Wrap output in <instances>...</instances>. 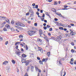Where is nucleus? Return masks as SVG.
I'll return each mask as SVG.
<instances>
[{
    "mask_svg": "<svg viewBox=\"0 0 76 76\" xmlns=\"http://www.w3.org/2000/svg\"><path fill=\"white\" fill-rule=\"evenodd\" d=\"M28 33L27 34H28V35H29L30 36H32L33 34L35 33V31H28Z\"/></svg>",
    "mask_w": 76,
    "mask_h": 76,
    "instance_id": "1",
    "label": "nucleus"
},
{
    "mask_svg": "<svg viewBox=\"0 0 76 76\" xmlns=\"http://www.w3.org/2000/svg\"><path fill=\"white\" fill-rule=\"evenodd\" d=\"M16 25L19 26H23V27L25 26V25L21 23L20 22L16 23Z\"/></svg>",
    "mask_w": 76,
    "mask_h": 76,
    "instance_id": "2",
    "label": "nucleus"
},
{
    "mask_svg": "<svg viewBox=\"0 0 76 76\" xmlns=\"http://www.w3.org/2000/svg\"><path fill=\"white\" fill-rule=\"evenodd\" d=\"M32 61L31 60H29V61H25L24 63H26V66H28L29 64V63Z\"/></svg>",
    "mask_w": 76,
    "mask_h": 76,
    "instance_id": "3",
    "label": "nucleus"
},
{
    "mask_svg": "<svg viewBox=\"0 0 76 76\" xmlns=\"http://www.w3.org/2000/svg\"><path fill=\"white\" fill-rule=\"evenodd\" d=\"M39 35H40V36L41 37H42V31L41 29H40L39 30Z\"/></svg>",
    "mask_w": 76,
    "mask_h": 76,
    "instance_id": "4",
    "label": "nucleus"
},
{
    "mask_svg": "<svg viewBox=\"0 0 76 76\" xmlns=\"http://www.w3.org/2000/svg\"><path fill=\"white\" fill-rule=\"evenodd\" d=\"M26 60V58H22L21 62L22 63H25V62Z\"/></svg>",
    "mask_w": 76,
    "mask_h": 76,
    "instance_id": "5",
    "label": "nucleus"
},
{
    "mask_svg": "<svg viewBox=\"0 0 76 76\" xmlns=\"http://www.w3.org/2000/svg\"><path fill=\"white\" fill-rule=\"evenodd\" d=\"M5 21L7 22L8 23H9V24H10V22L9 21V20L8 19H7V18H5Z\"/></svg>",
    "mask_w": 76,
    "mask_h": 76,
    "instance_id": "6",
    "label": "nucleus"
},
{
    "mask_svg": "<svg viewBox=\"0 0 76 76\" xmlns=\"http://www.w3.org/2000/svg\"><path fill=\"white\" fill-rule=\"evenodd\" d=\"M7 28V29H10V25L7 24L5 26Z\"/></svg>",
    "mask_w": 76,
    "mask_h": 76,
    "instance_id": "7",
    "label": "nucleus"
},
{
    "mask_svg": "<svg viewBox=\"0 0 76 76\" xmlns=\"http://www.w3.org/2000/svg\"><path fill=\"white\" fill-rule=\"evenodd\" d=\"M8 62L7 61H4V62H3V64H4V65H6V64L8 63Z\"/></svg>",
    "mask_w": 76,
    "mask_h": 76,
    "instance_id": "8",
    "label": "nucleus"
},
{
    "mask_svg": "<svg viewBox=\"0 0 76 76\" xmlns=\"http://www.w3.org/2000/svg\"><path fill=\"white\" fill-rule=\"evenodd\" d=\"M21 56L22 57H23V58H26L25 57H26V56L24 54H22L21 55Z\"/></svg>",
    "mask_w": 76,
    "mask_h": 76,
    "instance_id": "9",
    "label": "nucleus"
},
{
    "mask_svg": "<svg viewBox=\"0 0 76 76\" xmlns=\"http://www.w3.org/2000/svg\"><path fill=\"white\" fill-rule=\"evenodd\" d=\"M70 34L71 35H72L73 36V35H75V32H73V31L72 32H71L70 33Z\"/></svg>",
    "mask_w": 76,
    "mask_h": 76,
    "instance_id": "10",
    "label": "nucleus"
},
{
    "mask_svg": "<svg viewBox=\"0 0 76 76\" xmlns=\"http://www.w3.org/2000/svg\"><path fill=\"white\" fill-rule=\"evenodd\" d=\"M11 61L12 63L13 64H15L16 63V61L14 60H11Z\"/></svg>",
    "mask_w": 76,
    "mask_h": 76,
    "instance_id": "11",
    "label": "nucleus"
},
{
    "mask_svg": "<svg viewBox=\"0 0 76 76\" xmlns=\"http://www.w3.org/2000/svg\"><path fill=\"white\" fill-rule=\"evenodd\" d=\"M38 49L39 50H38V51H41V50H42V48H41L38 47Z\"/></svg>",
    "mask_w": 76,
    "mask_h": 76,
    "instance_id": "12",
    "label": "nucleus"
},
{
    "mask_svg": "<svg viewBox=\"0 0 76 76\" xmlns=\"http://www.w3.org/2000/svg\"><path fill=\"white\" fill-rule=\"evenodd\" d=\"M19 37L20 38L22 39V38H23V36L22 35H19Z\"/></svg>",
    "mask_w": 76,
    "mask_h": 76,
    "instance_id": "13",
    "label": "nucleus"
},
{
    "mask_svg": "<svg viewBox=\"0 0 76 76\" xmlns=\"http://www.w3.org/2000/svg\"><path fill=\"white\" fill-rule=\"evenodd\" d=\"M16 54L18 56H19V57H22L20 56H22V55H20V54L18 53H16Z\"/></svg>",
    "mask_w": 76,
    "mask_h": 76,
    "instance_id": "14",
    "label": "nucleus"
},
{
    "mask_svg": "<svg viewBox=\"0 0 76 76\" xmlns=\"http://www.w3.org/2000/svg\"><path fill=\"white\" fill-rule=\"evenodd\" d=\"M20 42H17L15 44V45H18V44H20Z\"/></svg>",
    "mask_w": 76,
    "mask_h": 76,
    "instance_id": "15",
    "label": "nucleus"
},
{
    "mask_svg": "<svg viewBox=\"0 0 76 76\" xmlns=\"http://www.w3.org/2000/svg\"><path fill=\"white\" fill-rule=\"evenodd\" d=\"M38 41H39L40 42H42V40L41 39H40L39 38H38L37 39Z\"/></svg>",
    "mask_w": 76,
    "mask_h": 76,
    "instance_id": "16",
    "label": "nucleus"
},
{
    "mask_svg": "<svg viewBox=\"0 0 76 76\" xmlns=\"http://www.w3.org/2000/svg\"><path fill=\"white\" fill-rule=\"evenodd\" d=\"M44 38L45 39V40L47 41V42H49V41H48V39H47V38L46 37H44Z\"/></svg>",
    "mask_w": 76,
    "mask_h": 76,
    "instance_id": "17",
    "label": "nucleus"
},
{
    "mask_svg": "<svg viewBox=\"0 0 76 76\" xmlns=\"http://www.w3.org/2000/svg\"><path fill=\"white\" fill-rule=\"evenodd\" d=\"M58 4V2L56 1L54 2V5H56V4Z\"/></svg>",
    "mask_w": 76,
    "mask_h": 76,
    "instance_id": "18",
    "label": "nucleus"
},
{
    "mask_svg": "<svg viewBox=\"0 0 76 76\" xmlns=\"http://www.w3.org/2000/svg\"><path fill=\"white\" fill-rule=\"evenodd\" d=\"M58 40H60L61 38V36H59V37H58Z\"/></svg>",
    "mask_w": 76,
    "mask_h": 76,
    "instance_id": "19",
    "label": "nucleus"
},
{
    "mask_svg": "<svg viewBox=\"0 0 76 76\" xmlns=\"http://www.w3.org/2000/svg\"><path fill=\"white\" fill-rule=\"evenodd\" d=\"M47 55L48 57L50 56V52H48L47 53Z\"/></svg>",
    "mask_w": 76,
    "mask_h": 76,
    "instance_id": "20",
    "label": "nucleus"
},
{
    "mask_svg": "<svg viewBox=\"0 0 76 76\" xmlns=\"http://www.w3.org/2000/svg\"><path fill=\"white\" fill-rule=\"evenodd\" d=\"M71 52H72V53H75L76 52V51L75 50L72 49L71 50Z\"/></svg>",
    "mask_w": 76,
    "mask_h": 76,
    "instance_id": "21",
    "label": "nucleus"
},
{
    "mask_svg": "<svg viewBox=\"0 0 76 76\" xmlns=\"http://www.w3.org/2000/svg\"><path fill=\"white\" fill-rule=\"evenodd\" d=\"M31 70L32 72H33V70H34V66H31Z\"/></svg>",
    "mask_w": 76,
    "mask_h": 76,
    "instance_id": "22",
    "label": "nucleus"
},
{
    "mask_svg": "<svg viewBox=\"0 0 76 76\" xmlns=\"http://www.w3.org/2000/svg\"><path fill=\"white\" fill-rule=\"evenodd\" d=\"M59 29H60V30H63V29H64L62 27H59Z\"/></svg>",
    "mask_w": 76,
    "mask_h": 76,
    "instance_id": "23",
    "label": "nucleus"
},
{
    "mask_svg": "<svg viewBox=\"0 0 76 76\" xmlns=\"http://www.w3.org/2000/svg\"><path fill=\"white\" fill-rule=\"evenodd\" d=\"M47 28H50V27H51V26H50V25H47Z\"/></svg>",
    "mask_w": 76,
    "mask_h": 76,
    "instance_id": "24",
    "label": "nucleus"
},
{
    "mask_svg": "<svg viewBox=\"0 0 76 76\" xmlns=\"http://www.w3.org/2000/svg\"><path fill=\"white\" fill-rule=\"evenodd\" d=\"M14 24V20H12L11 21V24L13 25Z\"/></svg>",
    "mask_w": 76,
    "mask_h": 76,
    "instance_id": "25",
    "label": "nucleus"
},
{
    "mask_svg": "<svg viewBox=\"0 0 76 76\" xmlns=\"http://www.w3.org/2000/svg\"><path fill=\"white\" fill-rule=\"evenodd\" d=\"M3 30L4 31H7V28H4L3 29Z\"/></svg>",
    "mask_w": 76,
    "mask_h": 76,
    "instance_id": "26",
    "label": "nucleus"
},
{
    "mask_svg": "<svg viewBox=\"0 0 76 76\" xmlns=\"http://www.w3.org/2000/svg\"><path fill=\"white\" fill-rule=\"evenodd\" d=\"M53 31V28H49L50 31Z\"/></svg>",
    "mask_w": 76,
    "mask_h": 76,
    "instance_id": "27",
    "label": "nucleus"
},
{
    "mask_svg": "<svg viewBox=\"0 0 76 76\" xmlns=\"http://www.w3.org/2000/svg\"><path fill=\"white\" fill-rule=\"evenodd\" d=\"M68 6H67V5H65L64 6V8H66V7H68Z\"/></svg>",
    "mask_w": 76,
    "mask_h": 76,
    "instance_id": "28",
    "label": "nucleus"
},
{
    "mask_svg": "<svg viewBox=\"0 0 76 76\" xmlns=\"http://www.w3.org/2000/svg\"><path fill=\"white\" fill-rule=\"evenodd\" d=\"M39 63L41 64H42V61H39Z\"/></svg>",
    "mask_w": 76,
    "mask_h": 76,
    "instance_id": "29",
    "label": "nucleus"
},
{
    "mask_svg": "<svg viewBox=\"0 0 76 76\" xmlns=\"http://www.w3.org/2000/svg\"><path fill=\"white\" fill-rule=\"evenodd\" d=\"M3 40V38L1 37L0 36V41H2Z\"/></svg>",
    "mask_w": 76,
    "mask_h": 76,
    "instance_id": "30",
    "label": "nucleus"
},
{
    "mask_svg": "<svg viewBox=\"0 0 76 76\" xmlns=\"http://www.w3.org/2000/svg\"><path fill=\"white\" fill-rule=\"evenodd\" d=\"M43 28H44V29L46 30V29H47V27L44 26V27Z\"/></svg>",
    "mask_w": 76,
    "mask_h": 76,
    "instance_id": "31",
    "label": "nucleus"
},
{
    "mask_svg": "<svg viewBox=\"0 0 76 76\" xmlns=\"http://www.w3.org/2000/svg\"><path fill=\"white\" fill-rule=\"evenodd\" d=\"M37 60H40V58L39 57H37Z\"/></svg>",
    "mask_w": 76,
    "mask_h": 76,
    "instance_id": "32",
    "label": "nucleus"
},
{
    "mask_svg": "<svg viewBox=\"0 0 76 76\" xmlns=\"http://www.w3.org/2000/svg\"><path fill=\"white\" fill-rule=\"evenodd\" d=\"M27 70L28 72L29 71V67L28 66L27 67Z\"/></svg>",
    "mask_w": 76,
    "mask_h": 76,
    "instance_id": "33",
    "label": "nucleus"
},
{
    "mask_svg": "<svg viewBox=\"0 0 76 76\" xmlns=\"http://www.w3.org/2000/svg\"><path fill=\"white\" fill-rule=\"evenodd\" d=\"M35 8L36 9H38V6L37 5H36Z\"/></svg>",
    "mask_w": 76,
    "mask_h": 76,
    "instance_id": "34",
    "label": "nucleus"
},
{
    "mask_svg": "<svg viewBox=\"0 0 76 76\" xmlns=\"http://www.w3.org/2000/svg\"><path fill=\"white\" fill-rule=\"evenodd\" d=\"M45 61V58H44L42 60V62H44V61Z\"/></svg>",
    "mask_w": 76,
    "mask_h": 76,
    "instance_id": "35",
    "label": "nucleus"
},
{
    "mask_svg": "<svg viewBox=\"0 0 76 76\" xmlns=\"http://www.w3.org/2000/svg\"><path fill=\"white\" fill-rule=\"evenodd\" d=\"M8 44V41H7L5 43V45H7V44Z\"/></svg>",
    "mask_w": 76,
    "mask_h": 76,
    "instance_id": "36",
    "label": "nucleus"
},
{
    "mask_svg": "<svg viewBox=\"0 0 76 76\" xmlns=\"http://www.w3.org/2000/svg\"><path fill=\"white\" fill-rule=\"evenodd\" d=\"M44 36L45 37H47V36L44 34H42V36Z\"/></svg>",
    "mask_w": 76,
    "mask_h": 76,
    "instance_id": "37",
    "label": "nucleus"
},
{
    "mask_svg": "<svg viewBox=\"0 0 76 76\" xmlns=\"http://www.w3.org/2000/svg\"><path fill=\"white\" fill-rule=\"evenodd\" d=\"M70 63L71 64H73V62L72 61H70Z\"/></svg>",
    "mask_w": 76,
    "mask_h": 76,
    "instance_id": "38",
    "label": "nucleus"
},
{
    "mask_svg": "<svg viewBox=\"0 0 76 76\" xmlns=\"http://www.w3.org/2000/svg\"><path fill=\"white\" fill-rule=\"evenodd\" d=\"M21 51H22L23 52V51H24V50H23V48H21Z\"/></svg>",
    "mask_w": 76,
    "mask_h": 76,
    "instance_id": "39",
    "label": "nucleus"
},
{
    "mask_svg": "<svg viewBox=\"0 0 76 76\" xmlns=\"http://www.w3.org/2000/svg\"><path fill=\"white\" fill-rule=\"evenodd\" d=\"M28 48L27 46V45H26V50H28Z\"/></svg>",
    "mask_w": 76,
    "mask_h": 76,
    "instance_id": "40",
    "label": "nucleus"
},
{
    "mask_svg": "<svg viewBox=\"0 0 76 76\" xmlns=\"http://www.w3.org/2000/svg\"><path fill=\"white\" fill-rule=\"evenodd\" d=\"M47 13H48V12H46V15H48L49 16H50V15L49 14H47Z\"/></svg>",
    "mask_w": 76,
    "mask_h": 76,
    "instance_id": "41",
    "label": "nucleus"
},
{
    "mask_svg": "<svg viewBox=\"0 0 76 76\" xmlns=\"http://www.w3.org/2000/svg\"><path fill=\"white\" fill-rule=\"evenodd\" d=\"M66 26H68V28H71V26H69V25H67Z\"/></svg>",
    "mask_w": 76,
    "mask_h": 76,
    "instance_id": "42",
    "label": "nucleus"
},
{
    "mask_svg": "<svg viewBox=\"0 0 76 76\" xmlns=\"http://www.w3.org/2000/svg\"><path fill=\"white\" fill-rule=\"evenodd\" d=\"M29 15V12H28L26 14V16H28Z\"/></svg>",
    "mask_w": 76,
    "mask_h": 76,
    "instance_id": "43",
    "label": "nucleus"
},
{
    "mask_svg": "<svg viewBox=\"0 0 76 76\" xmlns=\"http://www.w3.org/2000/svg\"><path fill=\"white\" fill-rule=\"evenodd\" d=\"M71 44L72 45H75V44L73 42L71 43Z\"/></svg>",
    "mask_w": 76,
    "mask_h": 76,
    "instance_id": "44",
    "label": "nucleus"
},
{
    "mask_svg": "<svg viewBox=\"0 0 76 76\" xmlns=\"http://www.w3.org/2000/svg\"><path fill=\"white\" fill-rule=\"evenodd\" d=\"M34 26H37V23H34Z\"/></svg>",
    "mask_w": 76,
    "mask_h": 76,
    "instance_id": "45",
    "label": "nucleus"
},
{
    "mask_svg": "<svg viewBox=\"0 0 76 76\" xmlns=\"http://www.w3.org/2000/svg\"><path fill=\"white\" fill-rule=\"evenodd\" d=\"M32 6H35V3H33L32 4Z\"/></svg>",
    "mask_w": 76,
    "mask_h": 76,
    "instance_id": "46",
    "label": "nucleus"
},
{
    "mask_svg": "<svg viewBox=\"0 0 76 76\" xmlns=\"http://www.w3.org/2000/svg\"><path fill=\"white\" fill-rule=\"evenodd\" d=\"M36 14H37V15H39V12H36Z\"/></svg>",
    "mask_w": 76,
    "mask_h": 76,
    "instance_id": "47",
    "label": "nucleus"
},
{
    "mask_svg": "<svg viewBox=\"0 0 76 76\" xmlns=\"http://www.w3.org/2000/svg\"><path fill=\"white\" fill-rule=\"evenodd\" d=\"M54 20L55 21H57V20H58V19L57 18H55Z\"/></svg>",
    "mask_w": 76,
    "mask_h": 76,
    "instance_id": "48",
    "label": "nucleus"
},
{
    "mask_svg": "<svg viewBox=\"0 0 76 76\" xmlns=\"http://www.w3.org/2000/svg\"><path fill=\"white\" fill-rule=\"evenodd\" d=\"M63 30L64 31H67V28H64V29Z\"/></svg>",
    "mask_w": 76,
    "mask_h": 76,
    "instance_id": "49",
    "label": "nucleus"
},
{
    "mask_svg": "<svg viewBox=\"0 0 76 76\" xmlns=\"http://www.w3.org/2000/svg\"><path fill=\"white\" fill-rule=\"evenodd\" d=\"M58 63L60 64H61V63H60V61H57Z\"/></svg>",
    "mask_w": 76,
    "mask_h": 76,
    "instance_id": "50",
    "label": "nucleus"
},
{
    "mask_svg": "<svg viewBox=\"0 0 76 76\" xmlns=\"http://www.w3.org/2000/svg\"><path fill=\"white\" fill-rule=\"evenodd\" d=\"M44 22L45 23H47V21L46 20H44Z\"/></svg>",
    "mask_w": 76,
    "mask_h": 76,
    "instance_id": "51",
    "label": "nucleus"
},
{
    "mask_svg": "<svg viewBox=\"0 0 76 76\" xmlns=\"http://www.w3.org/2000/svg\"><path fill=\"white\" fill-rule=\"evenodd\" d=\"M71 26H74V25H75V24H71Z\"/></svg>",
    "mask_w": 76,
    "mask_h": 76,
    "instance_id": "52",
    "label": "nucleus"
},
{
    "mask_svg": "<svg viewBox=\"0 0 76 76\" xmlns=\"http://www.w3.org/2000/svg\"><path fill=\"white\" fill-rule=\"evenodd\" d=\"M24 76H28V74H27V73H26L24 75Z\"/></svg>",
    "mask_w": 76,
    "mask_h": 76,
    "instance_id": "53",
    "label": "nucleus"
},
{
    "mask_svg": "<svg viewBox=\"0 0 76 76\" xmlns=\"http://www.w3.org/2000/svg\"><path fill=\"white\" fill-rule=\"evenodd\" d=\"M44 18H42V21H44Z\"/></svg>",
    "mask_w": 76,
    "mask_h": 76,
    "instance_id": "54",
    "label": "nucleus"
},
{
    "mask_svg": "<svg viewBox=\"0 0 76 76\" xmlns=\"http://www.w3.org/2000/svg\"><path fill=\"white\" fill-rule=\"evenodd\" d=\"M42 18H44L45 17V14H43L42 16Z\"/></svg>",
    "mask_w": 76,
    "mask_h": 76,
    "instance_id": "55",
    "label": "nucleus"
},
{
    "mask_svg": "<svg viewBox=\"0 0 76 76\" xmlns=\"http://www.w3.org/2000/svg\"><path fill=\"white\" fill-rule=\"evenodd\" d=\"M59 25H61V26H62V25H64L63 24H62V23H60Z\"/></svg>",
    "mask_w": 76,
    "mask_h": 76,
    "instance_id": "56",
    "label": "nucleus"
},
{
    "mask_svg": "<svg viewBox=\"0 0 76 76\" xmlns=\"http://www.w3.org/2000/svg\"><path fill=\"white\" fill-rule=\"evenodd\" d=\"M16 49H18V46L17 45L15 47Z\"/></svg>",
    "mask_w": 76,
    "mask_h": 76,
    "instance_id": "57",
    "label": "nucleus"
},
{
    "mask_svg": "<svg viewBox=\"0 0 76 76\" xmlns=\"http://www.w3.org/2000/svg\"><path fill=\"white\" fill-rule=\"evenodd\" d=\"M20 45H22V47H23L24 46V45H23L22 44H20Z\"/></svg>",
    "mask_w": 76,
    "mask_h": 76,
    "instance_id": "58",
    "label": "nucleus"
},
{
    "mask_svg": "<svg viewBox=\"0 0 76 76\" xmlns=\"http://www.w3.org/2000/svg\"><path fill=\"white\" fill-rule=\"evenodd\" d=\"M0 18H4V17H3V16H0Z\"/></svg>",
    "mask_w": 76,
    "mask_h": 76,
    "instance_id": "59",
    "label": "nucleus"
},
{
    "mask_svg": "<svg viewBox=\"0 0 76 76\" xmlns=\"http://www.w3.org/2000/svg\"><path fill=\"white\" fill-rule=\"evenodd\" d=\"M43 12V11H42V10H40V13H42Z\"/></svg>",
    "mask_w": 76,
    "mask_h": 76,
    "instance_id": "60",
    "label": "nucleus"
},
{
    "mask_svg": "<svg viewBox=\"0 0 76 76\" xmlns=\"http://www.w3.org/2000/svg\"><path fill=\"white\" fill-rule=\"evenodd\" d=\"M58 4H60V3H61V2L60 1H59L58 2Z\"/></svg>",
    "mask_w": 76,
    "mask_h": 76,
    "instance_id": "61",
    "label": "nucleus"
},
{
    "mask_svg": "<svg viewBox=\"0 0 76 76\" xmlns=\"http://www.w3.org/2000/svg\"><path fill=\"white\" fill-rule=\"evenodd\" d=\"M35 69L36 70H38L39 69L38 68H37V67H36Z\"/></svg>",
    "mask_w": 76,
    "mask_h": 76,
    "instance_id": "62",
    "label": "nucleus"
},
{
    "mask_svg": "<svg viewBox=\"0 0 76 76\" xmlns=\"http://www.w3.org/2000/svg\"><path fill=\"white\" fill-rule=\"evenodd\" d=\"M60 60H62V61L64 60V58H62Z\"/></svg>",
    "mask_w": 76,
    "mask_h": 76,
    "instance_id": "63",
    "label": "nucleus"
},
{
    "mask_svg": "<svg viewBox=\"0 0 76 76\" xmlns=\"http://www.w3.org/2000/svg\"><path fill=\"white\" fill-rule=\"evenodd\" d=\"M43 25L45 26H46V23H44L43 24Z\"/></svg>",
    "mask_w": 76,
    "mask_h": 76,
    "instance_id": "64",
    "label": "nucleus"
}]
</instances>
